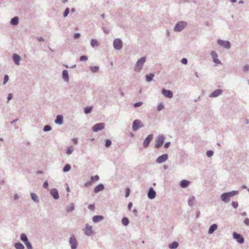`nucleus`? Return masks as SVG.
Listing matches in <instances>:
<instances>
[{
    "label": "nucleus",
    "instance_id": "obj_52",
    "mask_svg": "<svg viewBox=\"0 0 249 249\" xmlns=\"http://www.w3.org/2000/svg\"><path fill=\"white\" fill-rule=\"evenodd\" d=\"M130 194V189L129 188H127L126 189V193H125V197H127L129 196Z\"/></svg>",
    "mask_w": 249,
    "mask_h": 249
},
{
    "label": "nucleus",
    "instance_id": "obj_54",
    "mask_svg": "<svg viewBox=\"0 0 249 249\" xmlns=\"http://www.w3.org/2000/svg\"><path fill=\"white\" fill-rule=\"evenodd\" d=\"M80 36V34L79 33L75 34L74 35V39H77Z\"/></svg>",
    "mask_w": 249,
    "mask_h": 249
},
{
    "label": "nucleus",
    "instance_id": "obj_5",
    "mask_svg": "<svg viewBox=\"0 0 249 249\" xmlns=\"http://www.w3.org/2000/svg\"><path fill=\"white\" fill-rule=\"evenodd\" d=\"M113 46L115 49L120 50L122 47V42L120 39H116L113 42Z\"/></svg>",
    "mask_w": 249,
    "mask_h": 249
},
{
    "label": "nucleus",
    "instance_id": "obj_43",
    "mask_svg": "<svg viewBox=\"0 0 249 249\" xmlns=\"http://www.w3.org/2000/svg\"><path fill=\"white\" fill-rule=\"evenodd\" d=\"M111 144V141L109 140H107L106 141L105 145L107 147H108L109 146H110Z\"/></svg>",
    "mask_w": 249,
    "mask_h": 249
},
{
    "label": "nucleus",
    "instance_id": "obj_64",
    "mask_svg": "<svg viewBox=\"0 0 249 249\" xmlns=\"http://www.w3.org/2000/svg\"><path fill=\"white\" fill-rule=\"evenodd\" d=\"M38 40L39 41H43L44 40L43 38L41 37H40L38 38Z\"/></svg>",
    "mask_w": 249,
    "mask_h": 249
},
{
    "label": "nucleus",
    "instance_id": "obj_62",
    "mask_svg": "<svg viewBox=\"0 0 249 249\" xmlns=\"http://www.w3.org/2000/svg\"><path fill=\"white\" fill-rule=\"evenodd\" d=\"M73 142L74 144H76L77 143V140L76 139H73Z\"/></svg>",
    "mask_w": 249,
    "mask_h": 249
},
{
    "label": "nucleus",
    "instance_id": "obj_24",
    "mask_svg": "<svg viewBox=\"0 0 249 249\" xmlns=\"http://www.w3.org/2000/svg\"><path fill=\"white\" fill-rule=\"evenodd\" d=\"M190 183V181L186 180H182L180 182V186L182 188H186Z\"/></svg>",
    "mask_w": 249,
    "mask_h": 249
},
{
    "label": "nucleus",
    "instance_id": "obj_1",
    "mask_svg": "<svg viewBox=\"0 0 249 249\" xmlns=\"http://www.w3.org/2000/svg\"><path fill=\"white\" fill-rule=\"evenodd\" d=\"M145 60L146 58L144 57H142L140 59H139L135 65V70L137 71H140L143 66L144 63L145 62Z\"/></svg>",
    "mask_w": 249,
    "mask_h": 249
},
{
    "label": "nucleus",
    "instance_id": "obj_60",
    "mask_svg": "<svg viewBox=\"0 0 249 249\" xmlns=\"http://www.w3.org/2000/svg\"><path fill=\"white\" fill-rule=\"evenodd\" d=\"M170 144V143L169 142H166L164 144V147L166 148H168Z\"/></svg>",
    "mask_w": 249,
    "mask_h": 249
},
{
    "label": "nucleus",
    "instance_id": "obj_20",
    "mask_svg": "<svg viewBox=\"0 0 249 249\" xmlns=\"http://www.w3.org/2000/svg\"><path fill=\"white\" fill-rule=\"evenodd\" d=\"M13 60L15 63L17 65H18L19 64V62L20 60V57L18 54H14L13 55Z\"/></svg>",
    "mask_w": 249,
    "mask_h": 249
},
{
    "label": "nucleus",
    "instance_id": "obj_51",
    "mask_svg": "<svg viewBox=\"0 0 249 249\" xmlns=\"http://www.w3.org/2000/svg\"><path fill=\"white\" fill-rule=\"evenodd\" d=\"M88 59V57L86 56H81L80 58L81 61H86Z\"/></svg>",
    "mask_w": 249,
    "mask_h": 249
},
{
    "label": "nucleus",
    "instance_id": "obj_27",
    "mask_svg": "<svg viewBox=\"0 0 249 249\" xmlns=\"http://www.w3.org/2000/svg\"><path fill=\"white\" fill-rule=\"evenodd\" d=\"M18 18L17 17H16L12 19L11 21V24L13 25H16L18 24Z\"/></svg>",
    "mask_w": 249,
    "mask_h": 249
},
{
    "label": "nucleus",
    "instance_id": "obj_17",
    "mask_svg": "<svg viewBox=\"0 0 249 249\" xmlns=\"http://www.w3.org/2000/svg\"><path fill=\"white\" fill-rule=\"evenodd\" d=\"M50 193L51 195L54 197V199H57L59 198V194L56 189H52Z\"/></svg>",
    "mask_w": 249,
    "mask_h": 249
},
{
    "label": "nucleus",
    "instance_id": "obj_47",
    "mask_svg": "<svg viewBox=\"0 0 249 249\" xmlns=\"http://www.w3.org/2000/svg\"><path fill=\"white\" fill-rule=\"evenodd\" d=\"M213 154V151H208L207 152V155L209 157H211V156H212Z\"/></svg>",
    "mask_w": 249,
    "mask_h": 249
},
{
    "label": "nucleus",
    "instance_id": "obj_46",
    "mask_svg": "<svg viewBox=\"0 0 249 249\" xmlns=\"http://www.w3.org/2000/svg\"><path fill=\"white\" fill-rule=\"evenodd\" d=\"M163 107H164L163 105L162 104H160L158 106L157 109L158 111H160L161 110H162L163 108Z\"/></svg>",
    "mask_w": 249,
    "mask_h": 249
},
{
    "label": "nucleus",
    "instance_id": "obj_48",
    "mask_svg": "<svg viewBox=\"0 0 249 249\" xmlns=\"http://www.w3.org/2000/svg\"><path fill=\"white\" fill-rule=\"evenodd\" d=\"M8 79H9L8 76L7 75H5L4 78V81H3L4 85H5L7 82V81H8Z\"/></svg>",
    "mask_w": 249,
    "mask_h": 249
},
{
    "label": "nucleus",
    "instance_id": "obj_50",
    "mask_svg": "<svg viewBox=\"0 0 249 249\" xmlns=\"http://www.w3.org/2000/svg\"><path fill=\"white\" fill-rule=\"evenodd\" d=\"M249 66L248 65H246L243 67V71H249Z\"/></svg>",
    "mask_w": 249,
    "mask_h": 249
},
{
    "label": "nucleus",
    "instance_id": "obj_14",
    "mask_svg": "<svg viewBox=\"0 0 249 249\" xmlns=\"http://www.w3.org/2000/svg\"><path fill=\"white\" fill-rule=\"evenodd\" d=\"M162 93L167 98H172L173 97V93L171 90L163 89Z\"/></svg>",
    "mask_w": 249,
    "mask_h": 249
},
{
    "label": "nucleus",
    "instance_id": "obj_34",
    "mask_svg": "<svg viewBox=\"0 0 249 249\" xmlns=\"http://www.w3.org/2000/svg\"><path fill=\"white\" fill-rule=\"evenodd\" d=\"M20 238L22 241L24 242V243L28 241L27 237L25 234H23V233L21 234Z\"/></svg>",
    "mask_w": 249,
    "mask_h": 249
},
{
    "label": "nucleus",
    "instance_id": "obj_44",
    "mask_svg": "<svg viewBox=\"0 0 249 249\" xmlns=\"http://www.w3.org/2000/svg\"><path fill=\"white\" fill-rule=\"evenodd\" d=\"M25 244L26 245L27 248H28V249H32V245L28 241H27L25 243Z\"/></svg>",
    "mask_w": 249,
    "mask_h": 249
},
{
    "label": "nucleus",
    "instance_id": "obj_7",
    "mask_svg": "<svg viewBox=\"0 0 249 249\" xmlns=\"http://www.w3.org/2000/svg\"><path fill=\"white\" fill-rule=\"evenodd\" d=\"M104 127L105 124L103 123L97 124L93 126L92 130L94 132H97L99 130L103 129Z\"/></svg>",
    "mask_w": 249,
    "mask_h": 249
},
{
    "label": "nucleus",
    "instance_id": "obj_40",
    "mask_svg": "<svg viewBox=\"0 0 249 249\" xmlns=\"http://www.w3.org/2000/svg\"><path fill=\"white\" fill-rule=\"evenodd\" d=\"M73 151V148L72 146H70L68 147L67 150L66 151V153L68 155L71 154Z\"/></svg>",
    "mask_w": 249,
    "mask_h": 249
},
{
    "label": "nucleus",
    "instance_id": "obj_25",
    "mask_svg": "<svg viewBox=\"0 0 249 249\" xmlns=\"http://www.w3.org/2000/svg\"><path fill=\"white\" fill-rule=\"evenodd\" d=\"M217 225L216 224L212 225L210 227V229L209 230V231H208L209 233V234H212V233L213 232V231H215L217 229Z\"/></svg>",
    "mask_w": 249,
    "mask_h": 249
},
{
    "label": "nucleus",
    "instance_id": "obj_63",
    "mask_svg": "<svg viewBox=\"0 0 249 249\" xmlns=\"http://www.w3.org/2000/svg\"><path fill=\"white\" fill-rule=\"evenodd\" d=\"M18 198V195L17 194L15 195L14 196V199H17Z\"/></svg>",
    "mask_w": 249,
    "mask_h": 249
},
{
    "label": "nucleus",
    "instance_id": "obj_56",
    "mask_svg": "<svg viewBox=\"0 0 249 249\" xmlns=\"http://www.w3.org/2000/svg\"><path fill=\"white\" fill-rule=\"evenodd\" d=\"M244 223L247 226L249 225V219L246 218L244 220Z\"/></svg>",
    "mask_w": 249,
    "mask_h": 249
},
{
    "label": "nucleus",
    "instance_id": "obj_53",
    "mask_svg": "<svg viewBox=\"0 0 249 249\" xmlns=\"http://www.w3.org/2000/svg\"><path fill=\"white\" fill-rule=\"evenodd\" d=\"M231 204H232V206L234 208H236L238 206V203H237V202H232Z\"/></svg>",
    "mask_w": 249,
    "mask_h": 249
},
{
    "label": "nucleus",
    "instance_id": "obj_4",
    "mask_svg": "<svg viewBox=\"0 0 249 249\" xmlns=\"http://www.w3.org/2000/svg\"><path fill=\"white\" fill-rule=\"evenodd\" d=\"M85 233L88 236L92 235L93 232L92 230V227L89 226V224H86L85 228L84 230Z\"/></svg>",
    "mask_w": 249,
    "mask_h": 249
},
{
    "label": "nucleus",
    "instance_id": "obj_21",
    "mask_svg": "<svg viewBox=\"0 0 249 249\" xmlns=\"http://www.w3.org/2000/svg\"><path fill=\"white\" fill-rule=\"evenodd\" d=\"M102 219H103V216L102 215H96L92 218V220L95 223L98 222Z\"/></svg>",
    "mask_w": 249,
    "mask_h": 249
},
{
    "label": "nucleus",
    "instance_id": "obj_41",
    "mask_svg": "<svg viewBox=\"0 0 249 249\" xmlns=\"http://www.w3.org/2000/svg\"><path fill=\"white\" fill-rule=\"evenodd\" d=\"M74 209V206L73 204H71L70 205V206L67 209L68 212H71Z\"/></svg>",
    "mask_w": 249,
    "mask_h": 249
},
{
    "label": "nucleus",
    "instance_id": "obj_15",
    "mask_svg": "<svg viewBox=\"0 0 249 249\" xmlns=\"http://www.w3.org/2000/svg\"><path fill=\"white\" fill-rule=\"evenodd\" d=\"M90 179L91 180L89 182L85 184V186H87L88 185H91L93 182L98 181L99 179V177L97 175L95 176H91Z\"/></svg>",
    "mask_w": 249,
    "mask_h": 249
},
{
    "label": "nucleus",
    "instance_id": "obj_19",
    "mask_svg": "<svg viewBox=\"0 0 249 249\" xmlns=\"http://www.w3.org/2000/svg\"><path fill=\"white\" fill-rule=\"evenodd\" d=\"M104 189V186L102 184H100L97 185L94 189V192L97 193L100 191H103Z\"/></svg>",
    "mask_w": 249,
    "mask_h": 249
},
{
    "label": "nucleus",
    "instance_id": "obj_30",
    "mask_svg": "<svg viewBox=\"0 0 249 249\" xmlns=\"http://www.w3.org/2000/svg\"><path fill=\"white\" fill-rule=\"evenodd\" d=\"M90 44H91V46L93 47H95V46H97L99 45L97 40H96L95 39H92L91 40Z\"/></svg>",
    "mask_w": 249,
    "mask_h": 249
},
{
    "label": "nucleus",
    "instance_id": "obj_6",
    "mask_svg": "<svg viewBox=\"0 0 249 249\" xmlns=\"http://www.w3.org/2000/svg\"><path fill=\"white\" fill-rule=\"evenodd\" d=\"M143 125L140 121L136 120L133 122V129L134 131L137 130L139 128L142 127Z\"/></svg>",
    "mask_w": 249,
    "mask_h": 249
},
{
    "label": "nucleus",
    "instance_id": "obj_18",
    "mask_svg": "<svg viewBox=\"0 0 249 249\" xmlns=\"http://www.w3.org/2000/svg\"><path fill=\"white\" fill-rule=\"evenodd\" d=\"M156 196V193L153 188H151L148 193V196L150 199H153Z\"/></svg>",
    "mask_w": 249,
    "mask_h": 249
},
{
    "label": "nucleus",
    "instance_id": "obj_45",
    "mask_svg": "<svg viewBox=\"0 0 249 249\" xmlns=\"http://www.w3.org/2000/svg\"><path fill=\"white\" fill-rule=\"evenodd\" d=\"M51 129V127L50 125H45L44 127V131H48Z\"/></svg>",
    "mask_w": 249,
    "mask_h": 249
},
{
    "label": "nucleus",
    "instance_id": "obj_57",
    "mask_svg": "<svg viewBox=\"0 0 249 249\" xmlns=\"http://www.w3.org/2000/svg\"><path fill=\"white\" fill-rule=\"evenodd\" d=\"M13 98V95L12 93H9L8 94V97H7V99H8V100L9 101L11 99H12Z\"/></svg>",
    "mask_w": 249,
    "mask_h": 249
},
{
    "label": "nucleus",
    "instance_id": "obj_22",
    "mask_svg": "<svg viewBox=\"0 0 249 249\" xmlns=\"http://www.w3.org/2000/svg\"><path fill=\"white\" fill-rule=\"evenodd\" d=\"M63 116L62 115H58L56 117V119L55 121V123L58 124H62L63 123Z\"/></svg>",
    "mask_w": 249,
    "mask_h": 249
},
{
    "label": "nucleus",
    "instance_id": "obj_23",
    "mask_svg": "<svg viewBox=\"0 0 249 249\" xmlns=\"http://www.w3.org/2000/svg\"><path fill=\"white\" fill-rule=\"evenodd\" d=\"M221 199L224 202H228L230 200V197L226 193H224L221 195Z\"/></svg>",
    "mask_w": 249,
    "mask_h": 249
},
{
    "label": "nucleus",
    "instance_id": "obj_31",
    "mask_svg": "<svg viewBox=\"0 0 249 249\" xmlns=\"http://www.w3.org/2000/svg\"><path fill=\"white\" fill-rule=\"evenodd\" d=\"M154 75L153 74H150L146 76V80L147 82H150L152 80Z\"/></svg>",
    "mask_w": 249,
    "mask_h": 249
},
{
    "label": "nucleus",
    "instance_id": "obj_38",
    "mask_svg": "<svg viewBox=\"0 0 249 249\" xmlns=\"http://www.w3.org/2000/svg\"><path fill=\"white\" fill-rule=\"evenodd\" d=\"M71 167L70 164H66L63 168V171L64 172L69 171L71 169Z\"/></svg>",
    "mask_w": 249,
    "mask_h": 249
},
{
    "label": "nucleus",
    "instance_id": "obj_26",
    "mask_svg": "<svg viewBox=\"0 0 249 249\" xmlns=\"http://www.w3.org/2000/svg\"><path fill=\"white\" fill-rule=\"evenodd\" d=\"M63 78L66 81L69 80L68 72L67 70H64L62 72Z\"/></svg>",
    "mask_w": 249,
    "mask_h": 249
},
{
    "label": "nucleus",
    "instance_id": "obj_10",
    "mask_svg": "<svg viewBox=\"0 0 249 249\" xmlns=\"http://www.w3.org/2000/svg\"><path fill=\"white\" fill-rule=\"evenodd\" d=\"M211 55L214 63L216 64H221V61L218 59V55L215 51L212 52Z\"/></svg>",
    "mask_w": 249,
    "mask_h": 249
},
{
    "label": "nucleus",
    "instance_id": "obj_33",
    "mask_svg": "<svg viewBox=\"0 0 249 249\" xmlns=\"http://www.w3.org/2000/svg\"><path fill=\"white\" fill-rule=\"evenodd\" d=\"M31 197L33 200H34L35 202H38V197L34 193H31Z\"/></svg>",
    "mask_w": 249,
    "mask_h": 249
},
{
    "label": "nucleus",
    "instance_id": "obj_42",
    "mask_svg": "<svg viewBox=\"0 0 249 249\" xmlns=\"http://www.w3.org/2000/svg\"><path fill=\"white\" fill-rule=\"evenodd\" d=\"M69 12H70L69 8H67L65 9V11L64 12V13H63L64 17H66L68 16V15L69 14Z\"/></svg>",
    "mask_w": 249,
    "mask_h": 249
},
{
    "label": "nucleus",
    "instance_id": "obj_3",
    "mask_svg": "<svg viewBox=\"0 0 249 249\" xmlns=\"http://www.w3.org/2000/svg\"><path fill=\"white\" fill-rule=\"evenodd\" d=\"M187 25V23L184 21H180L176 24L174 30L175 31H181Z\"/></svg>",
    "mask_w": 249,
    "mask_h": 249
},
{
    "label": "nucleus",
    "instance_id": "obj_32",
    "mask_svg": "<svg viewBox=\"0 0 249 249\" xmlns=\"http://www.w3.org/2000/svg\"><path fill=\"white\" fill-rule=\"evenodd\" d=\"M15 247L17 249H23L24 246L21 243H16L15 244Z\"/></svg>",
    "mask_w": 249,
    "mask_h": 249
},
{
    "label": "nucleus",
    "instance_id": "obj_39",
    "mask_svg": "<svg viewBox=\"0 0 249 249\" xmlns=\"http://www.w3.org/2000/svg\"><path fill=\"white\" fill-rule=\"evenodd\" d=\"M90 70L93 72H96L98 71L99 70V67L97 66L91 67Z\"/></svg>",
    "mask_w": 249,
    "mask_h": 249
},
{
    "label": "nucleus",
    "instance_id": "obj_29",
    "mask_svg": "<svg viewBox=\"0 0 249 249\" xmlns=\"http://www.w3.org/2000/svg\"><path fill=\"white\" fill-rule=\"evenodd\" d=\"M195 201V197L194 196L191 197L188 200V204L190 206H192Z\"/></svg>",
    "mask_w": 249,
    "mask_h": 249
},
{
    "label": "nucleus",
    "instance_id": "obj_28",
    "mask_svg": "<svg viewBox=\"0 0 249 249\" xmlns=\"http://www.w3.org/2000/svg\"><path fill=\"white\" fill-rule=\"evenodd\" d=\"M178 246V243L177 242H174L171 244L169 245V247L171 249H176Z\"/></svg>",
    "mask_w": 249,
    "mask_h": 249
},
{
    "label": "nucleus",
    "instance_id": "obj_49",
    "mask_svg": "<svg viewBox=\"0 0 249 249\" xmlns=\"http://www.w3.org/2000/svg\"><path fill=\"white\" fill-rule=\"evenodd\" d=\"M142 104H143L142 102H140L135 103L134 105V106L135 107H138L141 106L142 105Z\"/></svg>",
    "mask_w": 249,
    "mask_h": 249
},
{
    "label": "nucleus",
    "instance_id": "obj_36",
    "mask_svg": "<svg viewBox=\"0 0 249 249\" xmlns=\"http://www.w3.org/2000/svg\"><path fill=\"white\" fill-rule=\"evenodd\" d=\"M122 223L124 226H127L128 224V223H129L128 219L127 218H126V217H124L122 219Z\"/></svg>",
    "mask_w": 249,
    "mask_h": 249
},
{
    "label": "nucleus",
    "instance_id": "obj_58",
    "mask_svg": "<svg viewBox=\"0 0 249 249\" xmlns=\"http://www.w3.org/2000/svg\"><path fill=\"white\" fill-rule=\"evenodd\" d=\"M181 62L183 64H186L187 63V60L186 58H183L181 60Z\"/></svg>",
    "mask_w": 249,
    "mask_h": 249
},
{
    "label": "nucleus",
    "instance_id": "obj_59",
    "mask_svg": "<svg viewBox=\"0 0 249 249\" xmlns=\"http://www.w3.org/2000/svg\"><path fill=\"white\" fill-rule=\"evenodd\" d=\"M43 186L44 188H47L48 187V183L47 181H45L43 184Z\"/></svg>",
    "mask_w": 249,
    "mask_h": 249
},
{
    "label": "nucleus",
    "instance_id": "obj_37",
    "mask_svg": "<svg viewBox=\"0 0 249 249\" xmlns=\"http://www.w3.org/2000/svg\"><path fill=\"white\" fill-rule=\"evenodd\" d=\"M92 108L91 107H87L85 108L84 112L85 113L87 114L91 111Z\"/></svg>",
    "mask_w": 249,
    "mask_h": 249
},
{
    "label": "nucleus",
    "instance_id": "obj_11",
    "mask_svg": "<svg viewBox=\"0 0 249 249\" xmlns=\"http://www.w3.org/2000/svg\"><path fill=\"white\" fill-rule=\"evenodd\" d=\"M152 139H153V135L151 134L149 135L146 138V139L144 140V141L143 142V146L144 147H147L148 146L150 142H151V141L152 140Z\"/></svg>",
    "mask_w": 249,
    "mask_h": 249
},
{
    "label": "nucleus",
    "instance_id": "obj_2",
    "mask_svg": "<svg viewBox=\"0 0 249 249\" xmlns=\"http://www.w3.org/2000/svg\"><path fill=\"white\" fill-rule=\"evenodd\" d=\"M164 141V137L163 136L160 135L156 140L155 147L156 148H160L163 143Z\"/></svg>",
    "mask_w": 249,
    "mask_h": 249
},
{
    "label": "nucleus",
    "instance_id": "obj_55",
    "mask_svg": "<svg viewBox=\"0 0 249 249\" xmlns=\"http://www.w3.org/2000/svg\"><path fill=\"white\" fill-rule=\"evenodd\" d=\"M88 208L91 210H93L94 209V204H90Z\"/></svg>",
    "mask_w": 249,
    "mask_h": 249
},
{
    "label": "nucleus",
    "instance_id": "obj_8",
    "mask_svg": "<svg viewBox=\"0 0 249 249\" xmlns=\"http://www.w3.org/2000/svg\"><path fill=\"white\" fill-rule=\"evenodd\" d=\"M233 238L237 240L239 243H243L244 241V238L239 234L236 232H233Z\"/></svg>",
    "mask_w": 249,
    "mask_h": 249
},
{
    "label": "nucleus",
    "instance_id": "obj_13",
    "mask_svg": "<svg viewBox=\"0 0 249 249\" xmlns=\"http://www.w3.org/2000/svg\"><path fill=\"white\" fill-rule=\"evenodd\" d=\"M70 243L71 245L72 249H75L77 247V241L74 237H71L70 240Z\"/></svg>",
    "mask_w": 249,
    "mask_h": 249
},
{
    "label": "nucleus",
    "instance_id": "obj_9",
    "mask_svg": "<svg viewBox=\"0 0 249 249\" xmlns=\"http://www.w3.org/2000/svg\"><path fill=\"white\" fill-rule=\"evenodd\" d=\"M217 43L220 46H222L227 49H229L231 47V44L230 42L228 41H224L219 39L218 40Z\"/></svg>",
    "mask_w": 249,
    "mask_h": 249
},
{
    "label": "nucleus",
    "instance_id": "obj_35",
    "mask_svg": "<svg viewBox=\"0 0 249 249\" xmlns=\"http://www.w3.org/2000/svg\"><path fill=\"white\" fill-rule=\"evenodd\" d=\"M237 193L238 192L237 191H232V192H231L229 193H226V194H228V196L230 198L231 196H235V195H236L237 194Z\"/></svg>",
    "mask_w": 249,
    "mask_h": 249
},
{
    "label": "nucleus",
    "instance_id": "obj_61",
    "mask_svg": "<svg viewBox=\"0 0 249 249\" xmlns=\"http://www.w3.org/2000/svg\"><path fill=\"white\" fill-rule=\"evenodd\" d=\"M132 207V203L131 202H130L128 205V208L130 210H131V208Z\"/></svg>",
    "mask_w": 249,
    "mask_h": 249
},
{
    "label": "nucleus",
    "instance_id": "obj_12",
    "mask_svg": "<svg viewBox=\"0 0 249 249\" xmlns=\"http://www.w3.org/2000/svg\"><path fill=\"white\" fill-rule=\"evenodd\" d=\"M168 159L167 154H163L160 157H159L157 159V162L158 163H161L165 161H166Z\"/></svg>",
    "mask_w": 249,
    "mask_h": 249
},
{
    "label": "nucleus",
    "instance_id": "obj_16",
    "mask_svg": "<svg viewBox=\"0 0 249 249\" xmlns=\"http://www.w3.org/2000/svg\"><path fill=\"white\" fill-rule=\"evenodd\" d=\"M222 92V90L220 89H218L213 91L210 95V97H215L220 95Z\"/></svg>",
    "mask_w": 249,
    "mask_h": 249
}]
</instances>
